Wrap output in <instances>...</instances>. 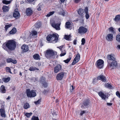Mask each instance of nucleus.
<instances>
[{"instance_id": "1", "label": "nucleus", "mask_w": 120, "mask_h": 120, "mask_svg": "<svg viewBox=\"0 0 120 120\" xmlns=\"http://www.w3.org/2000/svg\"><path fill=\"white\" fill-rule=\"evenodd\" d=\"M16 47V42L13 40H11L6 42L3 44L2 48L7 52L9 50L11 51L14 50Z\"/></svg>"}, {"instance_id": "2", "label": "nucleus", "mask_w": 120, "mask_h": 120, "mask_svg": "<svg viewBox=\"0 0 120 120\" xmlns=\"http://www.w3.org/2000/svg\"><path fill=\"white\" fill-rule=\"evenodd\" d=\"M108 65L107 67L111 70L115 68L117 66V63L115 56L113 54L108 55L107 56Z\"/></svg>"}, {"instance_id": "3", "label": "nucleus", "mask_w": 120, "mask_h": 120, "mask_svg": "<svg viewBox=\"0 0 120 120\" xmlns=\"http://www.w3.org/2000/svg\"><path fill=\"white\" fill-rule=\"evenodd\" d=\"M57 52L52 50L49 49L46 50L45 53V56L48 59H53L55 56L56 55Z\"/></svg>"}, {"instance_id": "4", "label": "nucleus", "mask_w": 120, "mask_h": 120, "mask_svg": "<svg viewBox=\"0 0 120 120\" xmlns=\"http://www.w3.org/2000/svg\"><path fill=\"white\" fill-rule=\"evenodd\" d=\"M46 40L50 43H56L57 42L58 38L55 34H53L52 35L49 34L46 37Z\"/></svg>"}, {"instance_id": "5", "label": "nucleus", "mask_w": 120, "mask_h": 120, "mask_svg": "<svg viewBox=\"0 0 120 120\" xmlns=\"http://www.w3.org/2000/svg\"><path fill=\"white\" fill-rule=\"evenodd\" d=\"M26 92L27 96L28 97H34L36 95V93L34 90L30 91L29 89L26 90Z\"/></svg>"}, {"instance_id": "6", "label": "nucleus", "mask_w": 120, "mask_h": 120, "mask_svg": "<svg viewBox=\"0 0 120 120\" xmlns=\"http://www.w3.org/2000/svg\"><path fill=\"white\" fill-rule=\"evenodd\" d=\"M104 63V61L102 60L99 59L97 61L96 67L98 68L101 69L103 67Z\"/></svg>"}, {"instance_id": "7", "label": "nucleus", "mask_w": 120, "mask_h": 120, "mask_svg": "<svg viewBox=\"0 0 120 120\" xmlns=\"http://www.w3.org/2000/svg\"><path fill=\"white\" fill-rule=\"evenodd\" d=\"M78 33L79 34H84L87 31V29L83 26L80 27L78 29Z\"/></svg>"}, {"instance_id": "8", "label": "nucleus", "mask_w": 120, "mask_h": 120, "mask_svg": "<svg viewBox=\"0 0 120 120\" xmlns=\"http://www.w3.org/2000/svg\"><path fill=\"white\" fill-rule=\"evenodd\" d=\"M62 68V66L60 64H57L54 68V72L56 73L61 71Z\"/></svg>"}, {"instance_id": "9", "label": "nucleus", "mask_w": 120, "mask_h": 120, "mask_svg": "<svg viewBox=\"0 0 120 120\" xmlns=\"http://www.w3.org/2000/svg\"><path fill=\"white\" fill-rule=\"evenodd\" d=\"M80 58V56L79 53L77 54L76 55L72 63V65H74L77 63L79 61Z\"/></svg>"}, {"instance_id": "10", "label": "nucleus", "mask_w": 120, "mask_h": 120, "mask_svg": "<svg viewBox=\"0 0 120 120\" xmlns=\"http://www.w3.org/2000/svg\"><path fill=\"white\" fill-rule=\"evenodd\" d=\"M113 35L112 34H108L106 37V40L108 41H112L113 40Z\"/></svg>"}, {"instance_id": "11", "label": "nucleus", "mask_w": 120, "mask_h": 120, "mask_svg": "<svg viewBox=\"0 0 120 120\" xmlns=\"http://www.w3.org/2000/svg\"><path fill=\"white\" fill-rule=\"evenodd\" d=\"M45 80L44 78L42 77L40 79V83L44 87L46 88L48 86V84L45 81Z\"/></svg>"}, {"instance_id": "12", "label": "nucleus", "mask_w": 120, "mask_h": 120, "mask_svg": "<svg viewBox=\"0 0 120 120\" xmlns=\"http://www.w3.org/2000/svg\"><path fill=\"white\" fill-rule=\"evenodd\" d=\"M97 79L101 80L102 82H105L106 81V78L105 77L102 75H101L98 76L97 78Z\"/></svg>"}, {"instance_id": "13", "label": "nucleus", "mask_w": 120, "mask_h": 120, "mask_svg": "<svg viewBox=\"0 0 120 120\" xmlns=\"http://www.w3.org/2000/svg\"><path fill=\"white\" fill-rule=\"evenodd\" d=\"M64 75L63 72H61L58 74L56 76V79L57 80H61L63 78Z\"/></svg>"}, {"instance_id": "14", "label": "nucleus", "mask_w": 120, "mask_h": 120, "mask_svg": "<svg viewBox=\"0 0 120 120\" xmlns=\"http://www.w3.org/2000/svg\"><path fill=\"white\" fill-rule=\"evenodd\" d=\"M98 94L100 97L101 98L105 100L106 98H108V97H106V96L105 95L104 93L102 91H100L98 93Z\"/></svg>"}, {"instance_id": "15", "label": "nucleus", "mask_w": 120, "mask_h": 120, "mask_svg": "<svg viewBox=\"0 0 120 120\" xmlns=\"http://www.w3.org/2000/svg\"><path fill=\"white\" fill-rule=\"evenodd\" d=\"M18 10L17 9H16L13 14V17L16 19L18 18L20 16V14L18 11Z\"/></svg>"}, {"instance_id": "16", "label": "nucleus", "mask_w": 120, "mask_h": 120, "mask_svg": "<svg viewBox=\"0 0 120 120\" xmlns=\"http://www.w3.org/2000/svg\"><path fill=\"white\" fill-rule=\"evenodd\" d=\"M60 23H56L54 22L52 24V26L56 30H60Z\"/></svg>"}, {"instance_id": "17", "label": "nucleus", "mask_w": 120, "mask_h": 120, "mask_svg": "<svg viewBox=\"0 0 120 120\" xmlns=\"http://www.w3.org/2000/svg\"><path fill=\"white\" fill-rule=\"evenodd\" d=\"M0 112L1 115L2 117L5 118L6 117V115L5 113V110L4 108L0 109Z\"/></svg>"}, {"instance_id": "18", "label": "nucleus", "mask_w": 120, "mask_h": 120, "mask_svg": "<svg viewBox=\"0 0 120 120\" xmlns=\"http://www.w3.org/2000/svg\"><path fill=\"white\" fill-rule=\"evenodd\" d=\"M21 49L24 52L28 51L29 50V47L27 45H23L21 47Z\"/></svg>"}, {"instance_id": "19", "label": "nucleus", "mask_w": 120, "mask_h": 120, "mask_svg": "<svg viewBox=\"0 0 120 120\" xmlns=\"http://www.w3.org/2000/svg\"><path fill=\"white\" fill-rule=\"evenodd\" d=\"M78 14L81 16H83L84 14V9H79L78 11Z\"/></svg>"}, {"instance_id": "20", "label": "nucleus", "mask_w": 120, "mask_h": 120, "mask_svg": "<svg viewBox=\"0 0 120 120\" xmlns=\"http://www.w3.org/2000/svg\"><path fill=\"white\" fill-rule=\"evenodd\" d=\"M33 11L31 8H29L26 9V13L27 15H30L32 14Z\"/></svg>"}, {"instance_id": "21", "label": "nucleus", "mask_w": 120, "mask_h": 120, "mask_svg": "<svg viewBox=\"0 0 120 120\" xmlns=\"http://www.w3.org/2000/svg\"><path fill=\"white\" fill-rule=\"evenodd\" d=\"M2 9L4 12H7L8 11L9 8L8 6H4L2 7Z\"/></svg>"}, {"instance_id": "22", "label": "nucleus", "mask_w": 120, "mask_h": 120, "mask_svg": "<svg viewBox=\"0 0 120 120\" xmlns=\"http://www.w3.org/2000/svg\"><path fill=\"white\" fill-rule=\"evenodd\" d=\"M0 91L2 93H4L5 92L6 90L4 86L2 85L0 87Z\"/></svg>"}, {"instance_id": "23", "label": "nucleus", "mask_w": 120, "mask_h": 120, "mask_svg": "<svg viewBox=\"0 0 120 120\" xmlns=\"http://www.w3.org/2000/svg\"><path fill=\"white\" fill-rule=\"evenodd\" d=\"M10 79V77H8L7 78H3L2 79V81L5 82H9Z\"/></svg>"}, {"instance_id": "24", "label": "nucleus", "mask_w": 120, "mask_h": 120, "mask_svg": "<svg viewBox=\"0 0 120 120\" xmlns=\"http://www.w3.org/2000/svg\"><path fill=\"white\" fill-rule=\"evenodd\" d=\"M33 57L34 59L35 60H39L40 59L39 55L38 54H34L33 56Z\"/></svg>"}, {"instance_id": "25", "label": "nucleus", "mask_w": 120, "mask_h": 120, "mask_svg": "<svg viewBox=\"0 0 120 120\" xmlns=\"http://www.w3.org/2000/svg\"><path fill=\"white\" fill-rule=\"evenodd\" d=\"M39 70L38 68H36L35 67L31 66L29 70L30 71H34L36 70Z\"/></svg>"}, {"instance_id": "26", "label": "nucleus", "mask_w": 120, "mask_h": 120, "mask_svg": "<svg viewBox=\"0 0 120 120\" xmlns=\"http://www.w3.org/2000/svg\"><path fill=\"white\" fill-rule=\"evenodd\" d=\"M105 86L109 89H112V86L109 84L108 83H105Z\"/></svg>"}, {"instance_id": "27", "label": "nucleus", "mask_w": 120, "mask_h": 120, "mask_svg": "<svg viewBox=\"0 0 120 120\" xmlns=\"http://www.w3.org/2000/svg\"><path fill=\"white\" fill-rule=\"evenodd\" d=\"M89 103V100H86L83 102V104L85 106H88Z\"/></svg>"}, {"instance_id": "28", "label": "nucleus", "mask_w": 120, "mask_h": 120, "mask_svg": "<svg viewBox=\"0 0 120 120\" xmlns=\"http://www.w3.org/2000/svg\"><path fill=\"white\" fill-rule=\"evenodd\" d=\"M16 31V30L15 28H13L11 31L9 32L10 34H15Z\"/></svg>"}, {"instance_id": "29", "label": "nucleus", "mask_w": 120, "mask_h": 120, "mask_svg": "<svg viewBox=\"0 0 120 120\" xmlns=\"http://www.w3.org/2000/svg\"><path fill=\"white\" fill-rule=\"evenodd\" d=\"M114 20L116 22L119 21L120 20V15H117L116 16Z\"/></svg>"}, {"instance_id": "30", "label": "nucleus", "mask_w": 120, "mask_h": 120, "mask_svg": "<svg viewBox=\"0 0 120 120\" xmlns=\"http://www.w3.org/2000/svg\"><path fill=\"white\" fill-rule=\"evenodd\" d=\"M65 36L64 37V38L66 40H70V38L71 37V36L70 35H64Z\"/></svg>"}, {"instance_id": "31", "label": "nucleus", "mask_w": 120, "mask_h": 120, "mask_svg": "<svg viewBox=\"0 0 120 120\" xmlns=\"http://www.w3.org/2000/svg\"><path fill=\"white\" fill-rule=\"evenodd\" d=\"M34 26L37 28H39L41 26L40 22H37L34 24Z\"/></svg>"}, {"instance_id": "32", "label": "nucleus", "mask_w": 120, "mask_h": 120, "mask_svg": "<svg viewBox=\"0 0 120 120\" xmlns=\"http://www.w3.org/2000/svg\"><path fill=\"white\" fill-rule=\"evenodd\" d=\"M71 58V57L70 55L69 56V57L67 60H64V61L66 63H68L70 61Z\"/></svg>"}, {"instance_id": "33", "label": "nucleus", "mask_w": 120, "mask_h": 120, "mask_svg": "<svg viewBox=\"0 0 120 120\" xmlns=\"http://www.w3.org/2000/svg\"><path fill=\"white\" fill-rule=\"evenodd\" d=\"M71 23L69 22H68L66 23L65 26L67 28H68L70 27Z\"/></svg>"}, {"instance_id": "34", "label": "nucleus", "mask_w": 120, "mask_h": 120, "mask_svg": "<svg viewBox=\"0 0 120 120\" xmlns=\"http://www.w3.org/2000/svg\"><path fill=\"white\" fill-rule=\"evenodd\" d=\"M30 107L29 104L28 103H26L24 105L23 108L24 109H27Z\"/></svg>"}, {"instance_id": "35", "label": "nucleus", "mask_w": 120, "mask_h": 120, "mask_svg": "<svg viewBox=\"0 0 120 120\" xmlns=\"http://www.w3.org/2000/svg\"><path fill=\"white\" fill-rule=\"evenodd\" d=\"M55 13V11H52L48 13L46 15V17H49L51 15H52Z\"/></svg>"}, {"instance_id": "36", "label": "nucleus", "mask_w": 120, "mask_h": 120, "mask_svg": "<svg viewBox=\"0 0 120 120\" xmlns=\"http://www.w3.org/2000/svg\"><path fill=\"white\" fill-rule=\"evenodd\" d=\"M116 40L118 42H120V33L119 34L116 36Z\"/></svg>"}, {"instance_id": "37", "label": "nucleus", "mask_w": 120, "mask_h": 120, "mask_svg": "<svg viewBox=\"0 0 120 120\" xmlns=\"http://www.w3.org/2000/svg\"><path fill=\"white\" fill-rule=\"evenodd\" d=\"M2 3L4 4H10L11 3V1H8L6 0H4L2 1Z\"/></svg>"}, {"instance_id": "38", "label": "nucleus", "mask_w": 120, "mask_h": 120, "mask_svg": "<svg viewBox=\"0 0 120 120\" xmlns=\"http://www.w3.org/2000/svg\"><path fill=\"white\" fill-rule=\"evenodd\" d=\"M42 7V5L41 4H39L36 7L37 8L38 11H40Z\"/></svg>"}, {"instance_id": "39", "label": "nucleus", "mask_w": 120, "mask_h": 120, "mask_svg": "<svg viewBox=\"0 0 120 120\" xmlns=\"http://www.w3.org/2000/svg\"><path fill=\"white\" fill-rule=\"evenodd\" d=\"M31 120H39L38 116H33L31 119Z\"/></svg>"}, {"instance_id": "40", "label": "nucleus", "mask_w": 120, "mask_h": 120, "mask_svg": "<svg viewBox=\"0 0 120 120\" xmlns=\"http://www.w3.org/2000/svg\"><path fill=\"white\" fill-rule=\"evenodd\" d=\"M109 30L110 31L111 33H115V31L114 30L113 28L112 27H111L109 28Z\"/></svg>"}, {"instance_id": "41", "label": "nucleus", "mask_w": 120, "mask_h": 120, "mask_svg": "<svg viewBox=\"0 0 120 120\" xmlns=\"http://www.w3.org/2000/svg\"><path fill=\"white\" fill-rule=\"evenodd\" d=\"M32 113L31 112L30 113H26L25 114V115L27 117L29 118L32 115Z\"/></svg>"}, {"instance_id": "42", "label": "nucleus", "mask_w": 120, "mask_h": 120, "mask_svg": "<svg viewBox=\"0 0 120 120\" xmlns=\"http://www.w3.org/2000/svg\"><path fill=\"white\" fill-rule=\"evenodd\" d=\"M61 51V54H60V56H64L66 54V52L65 51V50H64V51Z\"/></svg>"}, {"instance_id": "43", "label": "nucleus", "mask_w": 120, "mask_h": 120, "mask_svg": "<svg viewBox=\"0 0 120 120\" xmlns=\"http://www.w3.org/2000/svg\"><path fill=\"white\" fill-rule=\"evenodd\" d=\"M11 26L10 24H9L8 25H6L5 27V30L6 31H7L9 27Z\"/></svg>"}, {"instance_id": "44", "label": "nucleus", "mask_w": 120, "mask_h": 120, "mask_svg": "<svg viewBox=\"0 0 120 120\" xmlns=\"http://www.w3.org/2000/svg\"><path fill=\"white\" fill-rule=\"evenodd\" d=\"M6 71L7 72H9L11 74L12 73L11 71V69L8 67H7L6 68Z\"/></svg>"}, {"instance_id": "45", "label": "nucleus", "mask_w": 120, "mask_h": 120, "mask_svg": "<svg viewBox=\"0 0 120 120\" xmlns=\"http://www.w3.org/2000/svg\"><path fill=\"white\" fill-rule=\"evenodd\" d=\"M32 33L31 34L32 35H36L37 34V32L35 30H33L32 31Z\"/></svg>"}, {"instance_id": "46", "label": "nucleus", "mask_w": 120, "mask_h": 120, "mask_svg": "<svg viewBox=\"0 0 120 120\" xmlns=\"http://www.w3.org/2000/svg\"><path fill=\"white\" fill-rule=\"evenodd\" d=\"M81 45H84L85 43V39L84 38H82L81 40Z\"/></svg>"}, {"instance_id": "47", "label": "nucleus", "mask_w": 120, "mask_h": 120, "mask_svg": "<svg viewBox=\"0 0 120 120\" xmlns=\"http://www.w3.org/2000/svg\"><path fill=\"white\" fill-rule=\"evenodd\" d=\"M41 101V99H39L37 101L34 102V103L36 105H38L39 104Z\"/></svg>"}, {"instance_id": "48", "label": "nucleus", "mask_w": 120, "mask_h": 120, "mask_svg": "<svg viewBox=\"0 0 120 120\" xmlns=\"http://www.w3.org/2000/svg\"><path fill=\"white\" fill-rule=\"evenodd\" d=\"M12 59L11 58H9L7 59L6 60L7 61L8 63H10L11 62Z\"/></svg>"}, {"instance_id": "49", "label": "nucleus", "mask_w": 120, "mask_h": 120, "mask_svg": "<svg viewBox=\"0 0 120 120\" xmlns=\"http://www.w3.org/2000/svg\"><path fill=\"white\" fill-rule=\"evenodd\" d=\"M75 88V87H74L73 86L71 85V86L70 88V91L71 92H72L73 91L74 89Z\"/></svg>"}, {"instance_id": "50", "label": "nucleus", "mask_w": 120, "mask_h": 120, "mask_svg": "<svg viewBox=\"0 0 120 120\" xmlns=\"http://www.w3.org/2000/svg\"><path fill=\"white\" fill-rule=\"evenodd\" d=\"M84 12H85V13H88V9L87 7L85 8V10H84Z\"/></svg>"}, {"instance_id": "51", "label": "nucleus", "mask_w": 120, "mask_h": 120, "mask_svg": "<svg viewBox=\"0 0 120 120\" xmlns=\"http://www.w3.org/2000/svg\"><path fill=\"white\" fill-rule=\"evenodd\" d=\"M116 94L117 96L119 97V98H120V94L119 92L118 91H117L116 93Z\"/></svg>"}, {"instance_id": "52", "label": "nucleus", "mask_w": 120, "mask_h": 120, "mask_svg": "<svg viewBox=\"0 0 120 120\" xmlns=\"http://www.w3.org/2000/svg\"><path fill=\"white\" fill-rule=\"evenodd\" d=\"M86 112L85 111H82L80 113V115L81 116H82L84 113H85Z\"/></svg>"}, {"instance_id": "53", "label": "nucleus", "mask_w": 120, "mask_h": 120, "mask_svg": "<svg viewBox=\"0 0 120 120\" xmlns=\"http://www.w3.org/2000/svg\"><path fill=\"white\" fill-rule=\"evenodd\" d=\"M86 13L85 16L86 19H88L89 18V16L88 13Z\"/></svg>"}, {"instance_id": "54", "label": "nucleus", "mask_w": 120, "mask_h": 120, "mask_svg": "<svg viewBox=\"0 0 120 120\" xmlns=\"http://www.w3.org/2000/svg\"><path fill=\"white\" fill-rule=\"evenodd\" d=\"M11 62H12L13 64H15L17 63V61L16 60H13L12 59Z\"/></svg>"}, {"instance_id": "55", "label": "nucleus", "mask_w": 120, "mask_h": 120, "mask_svg": "<svg viewBox=\"0 0 120 120\" xmlns=\"http://www.w3.org/2000/svg\"><path fill=\"white\" fill-rule=\"evenodd\" d=\"M38 80L37 78H32V80L34 81L35 82L37 81Z\"/></svg>"}, {"instance_id": "56", "label": "nucleus", "mask_w": 120, "mask_h": 120, "mask_svg": "<svg viewBox=\"0 0 120 120\" xmlns=\"http://www.w3.org/2000/svg\"><path fill=\"white\" fill-rule=\"evenodd\" d=\"M63 45H62L60 46L57 47V48H59L60 50H61V51H62V48L63 47Z\"/></svg>"}, {"instance_id": "57", "label": "nucleus", "mask_w": 120, "mask_h": 120, "mask_svg": "<svg viewBox=\"0 0 120 120\" xmlns=\"http://www.w3.org/2000/svg\"><path fill=\"white\" fill-rule=\"evenodd\" d=\"M81 0H75V2L77 3L80 1Z\"/></svg>"}, {"instance_id": "58", "label": "nucleus", "mask_w": 120, "mask_h": 120, "mask_svg": "<svg viewBox=\"0 0 120 120\" xmlns=\"http://www.w3.org/2000/svg\"><path fill=\"white\" fill-rule=\"evenodd\" d=\"M112 105V104L110 103H107V105L109 106H111Z\"/></svg>"}, {"instance_id": "59", "label": "nucleus", "mask_w": 120, "mask_h": 120, "mask_svg": "<svg viewBox=\"0 0 120 120\" xmlns=\"http://www.w3.org/2000/svg\"><path fill=\"white\" fill-rule=\"evenodd\" d=\"M77 41L76 40H74L73 41V44L75 45L76 44Z\"/></svg>"}, {"instance_id": "60", "label": "nucleus", "mask_w": 120, "mask_h": 120, "mask_svg": "<svg viewBox=\"0 0 120 120\" xmlns=\"http://www.w3.org/2000/svg\"><path fill=\"white\" fill-rule=\"evenodd\" d=\"M116 48L117 49H120V45H118Z\"/></svg>"}, {"instance_id": "61", "label": "nucleus", "mask_w": 120, "mask_h": 120, "mask_svg": "<svg viewBox=\"0 0 120 120\" xmlns=\"http://www.w3.org/2000/svg\"><path fill=\"white\" fill-rule=\"evenodd\" d=\"M65 13L63 11V12H62V15L63 16H64L65 15Z\"/></svg>"}, {"instance_id": "62", "label": "nucleus", "mask_w": 120, "mask_h": 120, "mask_svg": "<svg viewBox=\"0 0 120 120\" xmlns=\"http://www.w3.org/2000/svg\"><path fill=\"white\" fill-rule=\"evenodd\" d=\"M95 79V78H93V81L92 83L93 84H95L96 82H95V81H94V80Z\"/></svg>"}, {"instance_id": "63", "label": "nucleus", "mask_w": 120, "mask_h": 120, "mask_svg": "<svg viewBox=\"0 0 120 120\" xmlns=\"http://www.w3.org/2000/svg\"><path fill=\"white\" fill-rule=\"evenodd\" d=\"M34 0H28V1L29 2H31L33 1Z\"/></svg>"}, {"instance_id": "64", "label": "nucleus", "mask_w": 120, "mask_h": 120, "mask_svg": "<svg viewBox=\"0 0 120 120\" xmlns=\"http://www.w3.org/2000/svg\"><path fill=\"white\" fill-rule=\"evenodd\" d=\"M47 91L46 90H45L43 92V93L44 94H46L47 92Z\"/></svg>"}]
</instances>
